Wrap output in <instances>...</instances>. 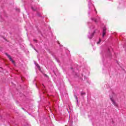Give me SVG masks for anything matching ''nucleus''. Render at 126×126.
I'll return each mask as SVG.
<instances>
[{
	"instance_id": "nucleus-8",
	"label": "nucleus",
	"mask_w": 126,
	"mask_h": 126,
	"mask_svg": "<svg viewBox=\"0 0 126 126\" xmlns=\"http://www.w3.org/2000/svg\"><path fill=\"white\" fill-rule=\"evenodd\" d=\"M32 10H34V11L37 10V9L34 8V7H32Z\"/></svg>"
},
{
	"instance_id": "nucleus-3",
	"label": "nucleus",
	"mask_w": 126,
	"mask_h": 126,
	"mask_svg": "<svg viewBox=\"0 0 126 126\" xmlns=\"http://www.w3.org/2000/svg\"><path fill=\"white\" fill-rule=\"evenodd\" d=\"M110 100L112 101L113 105L115 106V107H118V104L115 102V100H114V98H113L112 97H110Z\"/></svg>"
},
{
	"instance_id": "nucleus-6",
	"label": "nucleus",
	"mask_w": 126,
	"mask_h": 126,
	"mask_svg": "<svg viewBox=\"0 0 126 126\" xmlns=\"http://www.w3.org/2000/svg\"><path fill=\"white\" fill-rule=\"evenodd\" d=\"M87 1H89V8H90V5L93 6V4L91 3V0H87Z\"/></svg>"
},
{
	"instance_id": "nucleus-9",
	"label": "nucleus",
	"mask_w": 126,
	"mask_h": 126,
	"mask_svg": "<svg viewBox=\"0 0 126 126\" xmlns=\"http://www.w3.org/2000/svg\"><path fill=\"white\" fill-rule=\"evenodd\" d=\"M90 29H91V30L92 29H94V26H92V27H91L90 28Z\"/></svg>"
},
{
	"instance_id": "nucleus-5",
	"label": "nucleus",
	"mask_w": 126,
	"mask_h": 126,
	"mask_svg": "<svg viewBox=\"0 0 126 126\" xmlns=\"http://www.w3.org/2000/svg\"><path fill=\"white\" fill-rule=\"evenodd\" d=\"M92 20H94V22H98V21H100V18L98 17L97 19L92 18Z\"/></svg>"
},
{
	"instance_id": "nucleus-10",
	"label": "nucleus",
	"mask_w": 126,
	"mask_h": 126,
	"mask_svg": "<svg viewBox=\"0 0 126 126\" xmlns=\"http://www.w3.org/2000/svg\"><path fill=\"white\" fill-rule=\"evenodd\" d=\"M100 42H101V39L99 38V41L97 42V45H99V44H100Z\"/></svg>"
},
{
	"instance_id": "nucleus-2",
	"label": "nucleus",
	"mask_w": 126,
	"mask_h": 126,
	"mask_svg": "<svg viewBox=\"0 0 126 126\" xmlns=\"http://www.w3.org/2000/svg\"><path fill=\"white\" fill-rule=\"evenodd\" d=\"M106 30L107 28H106V27H104L103 29L102 38H104V37H105V35H106Z\"/></svg>"
},
{
	"instance_id": "nucleus-11",
	"label": "nucleus",
	"mask_w": 126,
	"mask_h": 126,
	"mask_svg": "<svg viewBox=\"0 0 126 126\" xmlns=\"http://www.w3.org/2000/svg\"><path fill=\"white\" fill-rule=\"evenodd\" d=\"M85 93H84V92L81 93V95H85Z\"/></svg>"
},
{
	"instance_id": "nucleus-14",
	"label": "nucleus",
	"mask_w": 126,
	"mask_h": 126,
	"mask_svg": "<svg viewBox=\"0 0 126 126\" xmlns=\"http://www.w3.org/2000/svg\"><path fill=\"white\" fill-rule=\"evenodd\" d=\"M58 42V44L59 43V41H57Z\"/></svg>"
},
{
	"instance_id": "nucleus-12",
	"label": "nucleus",
	"mask_w": 126,
	"mask_h": 126,
	"mask_svg": "<svg viewBox=\"0 0 126 126\" xmlns=\"http://www.w3.org/2000/svg\"><path fill=\"white\" fill-rule=\"evenodd\" d=\"M33 41H34V42H37V40H36V39H33Z\"/></svg>"
},
{
	"instance_id": "nucleus-1",
	"label": "nucleus",
	"mask_w": 126,
	"mask_h": 126,
	"mask_svg": "<svg viewBox=\"0 0 126 126\" xmlns=\"http://www.w3.org/2000/svg\"><path fill=\"white\" fill-rule=\"evenodd\" d=\"M95 31H94V32L92 33L90 32H89V34L88 35L89 39H92V38H93L94 34H95Z\"/></svg>"
},
{
	"instance_id": "nucleus-13",
	"label": "nucleus",
	"mask_w": 126,
	"mask_h": 126,
	"mask_svg": "<svg viewBox=\"0 0 126 126\" xmlns=\"http://www.w3.org/2000/svg\"><path fill=\"white\" fill-rule=\"evenodd\" d=\"M76 75L77 76H78V74H76Z\"/></svg>"
},
{
	"instance_id": "nucleus-4",
	"label": "nucleus",
	"mask_w": 126,
	"mask_h": 126,
	"mask_svg": "<svg viewBox=\"0 0 126 126\" xmlns=\"http://www.w3.org/2000/svg\"><path fill=\"white\" fill-rule=\"evenodd\" d=\"M5 55L6 56H7V57L8 58L9 60L12 62V63H14V61H13V60H12V59H11V57H10V55H9L7 53H5Z\"/></svg>"
},
{
	"instance_id": "nucleus-7",
	"label": "nucleus",
	"mask_w": 126,
	"mask_h": 126,
	"mask_svg": "<svg viewBox=\"0 0 126 126\" xmlns=\"http://www.w3.org/2000/svg\"><path fill=\"white\" fill-rule=\"evenodd\" d=\"M36 66L37 67V68H38L39 70H41V68L40 67V66H39L38 64H36Z\"/></svg>"
}]
</instances>
